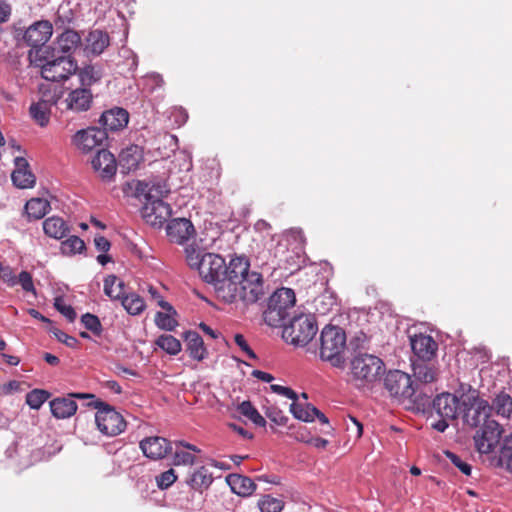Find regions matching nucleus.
<instances>
[{
    "label": "nucleus",
    "instance_id": "obj_1",
    "mask_svg": "<svg viewBox=\"0 0 512 512\" xmlns=\"http://www.w3.org/2000/svg\"><path fill=\"white\" fill-rule=\"evenodd\" d=\"M201 278L212 284L221 301L245 305L256 303L264 294L262 275L250 271V262L245 256L232 257L227 264L215 253H207L198 270Z\"/></svg>",
    "mask_w": 512,
    "mask_h": 512
},
{
    "label": "nucleus",
    "instance_id": "obj_2",
    "mask_svg": "<svg viewBox=\"0 0 512 512\" xmlns=\"http://www.w3.org/2000/svg\"><path fill=\"white\" fill-rule=\"evenodd\" d=\"M57 50L40 49L29 52V58L36 66L41 68L44 79L52 82L66 80L70 75L78 71L75 59L70 55H58Z\"/></svg>",
    "mask_w": 512,
    "mask_h": 512
},
{
    "label": "nucleus",
    "instance_id": "obj_3",
    "mask_svg": "<svg viewBox=\"0 0 512 512\" xmlns=\"http://www.w3.org/2000/svg\"><path fill=\"white\" fill-rule=\"evenodd\" d=\"M492 407L487 400L480 398L479 391L468 385L466 388L461 385L460 392V413L463 422L476 428L485 421L490 420Z\"/></svg>",
    "mask_w": 512,
    "mask_h": 512
},
{
    "label": "nucleus",
    "instance_id": "obj_4",
    "mask_svg": "<svg viewBox=\"0 0 512 512\" xmlns=\"http://www.w3.org/2000/svg\"><path fill=\"white\" fill-rule=\"evenodd\" d=\"M345 349V331L338 326L326 325L320 334L321 360L329 362L333 367L341 368L345 364Z\"/></svg>",
    "mask_w": 512,
    "mask_h": 512
},
{
    "label": "nucleus",
    "instance_id": "obj_5",
    "mask_svg": "<svg viewBox=\"0 0 512 512\" xmlns=\"http://www.w3.org/2000/svg\"><path fill=\"white\" fill-rule=\"evenodd\" d=\"M283 340L295 347H304L315 337L318 331L316 318L313 314H299L293 316L282 325Z\"/></svg>",
    "mask_w": 512,
    "mask_h": 512
},
{
    "label": "nucleus",
    "instance_id": "obj_6",
    "mask_svg": "<svg viewBox=\"0 0 512 512\" xmlns=\"http://www.w3.org/2000/svg\"><path fill=\"white\" fill-rule=\"evenodd\" d=\"M296 303L295 292L291 288L277 289L268 300L267 309L264 312V320L271 327H278L290 316V310Z\"/></svg>",
    "mask_w": 512,
    "mask_h": 512
},
{
    "label": "nucleus",
    "instance_id": "obj_7",
    "mask_svg": "<svg viewBox=\"0 0 512 512\" xmlns=\"http://www.w3.org/2000/svg\"><path fill=\"white\" fill-rule=\"evenodd\" d=\"M88 405L97 409L95 422L102 434L116 436L125 430L126 421L114 407L101 400L91 401Z\"/></svg>",
    "mask_w": 512,
    "mask_h": 512
},
{
    "label": "nucleus",
    "instance_id": "obj_8",
    "mask_svg": "<svg viewBox=\"0 0 512 512\" xmlns=\"http://www.w3.org/2000/svg\"><path fill=\"white\" fill-rule=\"evenodd\" d=\"M384 387L390 396L399 400L409 399L414 403H419L417 387L410 375L400 370H390L384 377Z\"/></svg>",
    "mask_w": 512,
    "mask_h": 512
},
{
    "label": "nucleus",
    "instance_id": "obj_9",
    "mask_svg": "<svg viewBox=\"0 0 512 512\" xmlns=\"http://www.w3.org/2000/svg\"><path fill=\"white\" fill-rule=\"evenodd\" d=\"M350 365L353 379L361 384L375 381L384 369V363L379 357L367 353L355 355Z\"/></svg>",
    "mask_w": 512,
    "mask_h": 512
},
{
    "label": "nucleus",
    "instance_id": "obj_10",
    "mask_svg": "<svg viewBox=\"0 0 512 512\" xmlns=\"http://www.w3.org/2000/svg\"><path fill=\"white\" fill-rule=\"evenodd\" d=\"M474 435L475 447L478 452L488 454L499 444L503 429L494 419L485 421Z\"/></svg>",
    "mask_w": 512,
    "mask_h": 512
},
{
    "label": "nucleus",
    "instance_id": "obj_11",
    "mask_svg": "<svg viewBox=\"0 0 512 512\" xmlns=\"http://www.w3.org/2000/svg\"><path fill=\"white\" fill-rule=\"evenodd\" d=\"M53 27L48 20H41L29 26L23 34V41L32 49L29 52H35L45 49L46 42L52 36Z\"/></svg>",
    "mask_w": 512,
    "mask_h": 512
},
{
    "label": "nucleus",
    "instance_id": "obj_12",
    "mask_svg": "<svg viewBox=\"0 0 512 512\" xmlns=\"http://www.w3.org/2000/svg\"><path fill=\"white\" fill-rule=\"evenodd\" d=\"M141 213L148 224L161 227L171 217L172 208L162 199L146 200Z\"/></svg>",
    "mask_w": 512,
    "mask_h": 512
},
{
    "label": "nucleus",
    "instance_id": "obj_13",
    "mask_svg": "<svg viewBox=\"0 0 512 512\" xmlns=\"http://www.w3.org/2000/svg\"><path fill=\"white\" fill-rule=\"evenodd\" d=\"M93 102V94L90 88L78 87L69 90L67 96L61 100L59 97V106H64L66 110L76 113L88 111Z\"/></svg>",
    "mask_w": 512,
    "mask_h": 512
},
{
    "label": "nucleus",
    "instance_id": "obj_14",
    "mask_svg": "<svg viewBox=\"0 0 512 512\" xmlns=\"http://www.w3.org/2000/svg\"><path fill=\"white\" fill-rule=\"evenodd\" d=\"M106 130L97 127H88L79 130L72 138L73 144L82 152L87 153L102 145L107 139Z\"/></svg>",
    "mask_w": 512,
    "mask_h": 512
},
{
    "label": "nucleus",
    "instance_id": "obj_15",
    "mask_svg": "<svg viewBox=\"0 0 512 512\" xmlns=\"http://www.w3.org/2000/svg\"><path fill=\"white\" fill-rule=\"evenodd\" d=\"M135 193L137 196H144L146 200H163L170 193V187L165 179L152 177L149 180L137 181Z\"/></svg>",
    "mask_w": 512,
    "mask_h": 512
},
{
    "label": "nucleus",
    "instance_id": "obj_16",
    "mask_svg": "<svg viewBox=\"0 0 512 512\" xmlns=\"http://www.w3.org/2000/svg\"><path fill=\"white\" fill-rule=\"evenodd\" d=\"M139 447L143 455L151 460H160L172 452V442L160 436L142 439Z\"/></svg>",
    "mask_w": 512,
    "mask_h": 512
},
{
    "label": "nucleus",
    "instance_id": "obj_17",
    "mask_svg": "<svg viewBox=\"0 0 512 512\" xmlns=\"http://www.w3.org/2000/svg\"><path fill=\"white\" fill-rule=\"evenodd\" d=\"M413 376L415 380L414 387H417V395L419 396L420 402L425 404V401L422 399V394L429 399L431 395H427L422 391V386L433 383L437 379V370L434 366L430 365L427 361H415L412 364Z\"/></svg>",
    "mask_w": 512,
    "mask_h": 512
},
{
    "label": "nucleus",
    "instance_id": "obj_18",
    "mask_svg": "<svg viewBox=\"0 0 512 512\" xmlns=\"http://www.w3.org/2000/svg\"><path fill=\"white\" fill-rule=\"evenodd\" d=\"M432 407L441 418L455 419L460 412V395L441 393L433 399Z\"/></svg>",
    "mask_w": 512,
    "mask_h": 512
},
{
    "label": "nucleus",
    "instance_id": "obj_19",
    "mask_svg": "<svg viewBox=\"0 0 512 512\" xmlns=\"http://www.w3.org/2000/svg\"><path fill=\"white\" fill-rule=\"evenodd\" d=\"M129 122V113L126 109L121 107H114L102 113L99 123L102 125V130L110 132H118L123 130Z\"/></svg>",
    "mask_w": 512,
    "mask_h": 512
},
{
    "label": "nucleus",
    "instance_id": "obj_20",
    "mask_svg": "<svg viewBox=\"0 0 512 512\" xmlns=\"http://www.w3.org/2000/svg\"><path fill=\"white\" fill-rule=\"evenodd\" d=\"M166 232L171 242L183 245L195 235V228L190 220L175 218L167 224Z\"/></svg>",
    "mask_w": 512,
    "mask_h": 512
},
{
    "label": "nucleus",
    "instance_id": "obj_21",
    "mask_svg": "<svg viewBox=\"0 0 512 512\" xmlns=\"http://www.w3.org/2000/svg\"><path fill=\"white\" fill-rule=\"evenodd\" d=\"M52 106H59V95L54 92L44 93L42 98L30 106V114L32 118L41 126L44 127L49 122L50 108Z\"/></svg>",
    "mask_w": 512,
    "mask_h": 512
},
{
    "label": "nucleus",
    "instance_id": "obj_22",
    "mask_svg": "<svg viewBox=\"0 0 512 512\" xmlns=\"http://www.w3.org/2000/svg\"><path fill=\"white\" fill-rule=\"evenodd\" d=\"M410 344L413 353L419 359L418 361L431 360L436 355L438 348L437 343L431 336L422 333L410 337Z\"/></svg>",
    "mask_w": 512,
    "mask_h": 512
},
{
    "label": "nucleus",
    "instance_id": "obj_23",
    "mask_svg": "<svg viewBox=\"0 0 512 512\" xmlns=\"http://www.w3.org/2000/svg\"><path fill=\"white\" fill-rule=\"evenodd\" d=\"M95 171L100 172L103 179H111L116 173V160L114 155L106 149L97 151L91 161Z\"/></svg>",
    "mask_w": 512,
    "mask_h": 512
},
{
    "label": "nucleus",
    "instance_id": "obj_24",
    "mask_svg": "<svg viewBox=\"0 0 512 512\" xmlns=\"http://www.w3.org/2000/svg\"><path fill=\"white\" fill-rule=\"evenodd\" d=\"M15 170L12 172L11 178L13 184L21 189L31 188L34 186L36 178L29 170V163L24 157H16Z\"/></svg>",
    "mask_w": 512,
    "mask_h": 512
},
{
    "label": "nucleus",
    "instance_id": "obj_25",
    "mask_svg": "<svg viewBox=\"0 0 512 512\" xmlns=\"http://www.w3.org/2000/svg\"><path fill=\"white\" fill-rule=\"evenodd\" d=\"M80 35L74 30H65L53 43V46H48L45 50H57L58 55H70L80 44Z\"/></svg>",
    "mask_w": 512,
    "mask_h": 512
},
{
    "label": "nucleus",
    "instance_id": "obj_26",
    "mask_svg": "<svg viewBox=\"0 0 512 512\" xmlns=\"http://www.w3.org/2000/svg\"><path fill=\"white\" fill-rule=\"evenodd\" d=\"M109 35L102 30H92L85 38V52L87 55L98 56L109 46Z\"/></svg>",
    "mask_w": 512,
    "mask_h": 512
},
{
    "label": "nucleus",
    "instance_id": "obj_27",
    "mask_svg": "<svg viewBox=\"0 0 512 512\" xmlns=\"http://www.w3.org/2000/svg\"><path fill=\"white\" fill-rule=\"evenodd\" d=\"M143 160V149L138 145H130L123 149L119 154L120 167L129 173L138 168Z\"/></svg>",
    "mask_w": 512,
    "mask_h": 512
},
{
    "label": "nucleus",
    "instance_id": "obj_28",
    "mask_svg": "<svg viewBox=\"0 0 512 512\" xmlns=\"http://www.w3.org/2000/svg\"><path fill=\"white\" fill-rule=\"evenodd\" d=\"M51 414L56 419H67L72 417L78 408L77 403L72 398L57 397L49 403Z\"/></svg>",
    "mask_w": 512,
    "mask_h": 512
},
{
    "label": "nucleus",
    "instance_id": "obj_29",
    "mask_svg": "<svg viewBox=\"0 0 512 512\" xmlns=\"http://www.w3.org/2000/svg\"><path fill=\"white\" fill-rule=\"evenodd\" d=\"M226 481L232 492L242 497L252 495L256 489V484L251 478L240 474H230Z\"/></svg>",
    "mask_w": 512,
    "mask_h": 512
},
{
    "label": "nucleus",
    "instance_id": "obj_30",
    "mask_svg": "<svg viewBox=\"0 0 512 512\" xmlns=\"http://www.w3.org/2000/svg\"><path fill=\"white\" fill-rule=\"evenodd\" d=\"M187 352L189 356L197 361H202L206 355V348L202 337L195 331H186L184 333Z\"/></svg>",
    "mask_w": 512,
    "mask_h": 512
},
{
    "label": "nucleus",
    "instance_id": "obj_31",
    "mask_svg": "<svg viewBox=\"0 0 512 512\" xmlns=\"http://www.w3.org/2000/svg\"><path fill=\"white\" fill-rule=\"evenodd\" d=\"M186 482L192 489L202 492L210 487L213 476L208 468L201 466L193 471Z\"/></svg>",
    "mask_w": 512,
    "mask_h": 512
},
{
    "label": "nucleus",
    "instance_id": "obj_32",
    "mask_svg": "<svg viewBox=\"0 0 512 512\" xmlns=\"http://www.w3.org/2000/svg\"><path fill=\"white\" fill-rule=\"evenodd\" d=\"M45 234L54 239H62L69 232L66 222L60 217H49L43 222Z\"/></svg>",
    "mask_w": 512,
    "mask_h": 512
},
{
    "label": "nucleus",
    "instance_id": "obj_33",
    "mask_svg": "<svg viewBox=\"0 0 512 512\" xmlns=\"http://www.w3.org/2000/svg\"><path fill=\"white\" fill-rule=\"evenodd\" d=\"M50 209V203L46 199L32 198L25 205V212L30 220L43 218Z\"/></svg>",
    "mask_w": 512,
    "mask_h": 512
},
{
    "label": "nucleus",
    "instance_id": "obj_34",
    "mask_svg": "<svg viewBox=\"0 0 512 512\" xmlns=\"http://www.w3.org/2000/svg\"><path fill=\"white\" fill-rule=\"evenodd\" d=\"M102 76V68L97 65H85L78 71V77L82 87L90 88L93 84L100 81Z\"/></svg>",
    "mask_w": 512,
    "mask_h": 512
},
{
    "label": "nucleus",
    "instance_id": "obj_35",
    "mask_svg": "<svg viewBox=\"0 0 512 512\" xmlns=\"http://www.w3.org/2000/svg\"><path fill=\"white\" fill-rule=\"evenodd\" d=\"M125 284L115 275H108L104 279V293L111 299L121 300L124 296Z\"/></svg>",
    "mask_w": 512,
    "mask_h": 512
},
{
    "label": "nucleus",
    "instance_id": "obj_36",
    "mask_svg": "<svg viewBox=\"0 0 512 512\" xmlns=\"http://www.w3.org/2000/svg\"><path fill=\"white\" fill-rule=\"evenodd\" d=\"M290 412L298 420L303 422H313L315 420V415L318 413V409L311 404L303 406L294 401L290 405Z\"/></svg>",
    "mask_w": 512,
    "mask_h": 512
},
{
    "label": "nucleus",
    "instance_id": "obj_37",
    "mask_svg": "<svg viewBox=\"0 0 512 512\" xmlns=\"http://www.w3.org/2000/svg\"><path fill=\"white\" fill-rule=\"evenodd\" d=\"M490 407L495 410L497 415L509 418L512 413V397L505 392H500L494 398Z\"/></svg>",
    "mask_w": 512,
    "mask_h": 512
},
{
    "label": "nucleus",
    "instance_id": "obj_38",
    "mask_svg": "<svg viewBox=\"0 0 512 512\" xmlns=\"http://www.w3.org/2000/svg\"><path fill=\"white\" fill-rule=\"evenodd\" d=\"M206 252L204 249L199 247L196 244H190L185 248V257L187 264L194 269L199 270L202 266V260L206 257Z\"/></svg>",
    "mask_w": 512,
    "mask_h": 512
},
{
    "label": "nucleus",
    "instance_id": "obj_39",
    "mask_svg": "<svg viewBox=\"0 0 512 512\" xmlns=\"http://www.w3.org/2000/svg\"><path fill=\"white\" fill-rule=\"evenodd\" d=\"M121 304L130 315H139L145 309L144 299L136 293L123 296Z\"/></svg>",
    "mask_w": 512,
    "mask_h": 512
},
{
    "label": "nucleus",
    "instance_id": "obj_40",
    "mask_svg": "<svg viewBox=\"0 0 512 512\" xmlns=\"http://www.w3.org/2000/svg\"><path fill=\"white\" fill-rule=\"evenodd\" d=\"M156 344L159 348L164 350L166 353L170 355H177L181 351V342L170 334L160 335Z\"/></svg>",
    "mask_w": 512,
    "mask_h": 512
},
{
    "label": "nucleus",
    "instance_id": "obj_41",
    "mask_svg": "<svg viewBox=\"0 0 512 512\" xmlns=\"http://www.w3.org/2000/svg\"><path fill=\"white\" fill-rule=\"evenodd\" d=\"M238 411L255 425L264 427L266 425L265 418L257 411L250 401H243L238 406Z\"/></svg>",
    "mask_w": 512,
    "mask_h": 512
},
{
    "label": "nucleus",
    "instance_id": "obj_42",
    "mask_svg": "<svg viewBox=\"0 0 512 512\" xmlns=\"http://www.w3.org/2000/svg\"><path fill=\"white\" fill-rule=\"evenodd\" d=\"M51 393L44 389H33L26 394V404L34 410H39L41 406L50 398Z\"/></svg>",
    "mask_w": 512,
    "mask_h": 512
},
{
    "label": "nucleus",
    "instance_id": "obj_43",
    "mask_svg": "<svg viewBox=\"0 0 512 512\" xmlns=\"http://www.w3.org/2000/svg\"><path fill=\"white\" fill-rule=\"evenodd\" d=\"M85 249V242L78 236H71L61 243V250L66 255L82 253Z\"/></svg>",
    "mask_w": 512,
    "mask_h": 512
},
{
    "label": "nucleus",
    "instance_id": "obj_44",
    "mask_svg": "<svg viewBox=\"0 0 512 512\" xmlns=\"http://www.w3.org/2000/svg\"><path fill=\"white\" fill-rule=\"evenodd\" d=\"M81 323L95 336H101L103 332V326L98 316L91 313H85L81 316Z\"/></svg>",
    "mask_w": 512,
    "mask_h": 512
},
{
    "label": "nucleus",
    "instance_id": "obj_45",
    "mask_svg": "<svg viewBox=\"0 0 512 512\" xmlns=\"http://www.w3.org/2000/svg\"><path fill=\"white\" fill-rule=\"evenodd\" d=\"M258 507L261 512H281L283 509V501L266 495L258 501Z\"/></svg>",
    "mask_w": 512,
    "mask_h": 512
},
{
    "label": "nucleus",
    "instance_id": "obj_46",
    "mask_svg": "<svg viewBox=\"0 0 512 512\" xmlns=\"http://www.w3.org/2000/svg\"><path fill=\"white\" fill-rule=\"evenodd\" d=\"M499 463L503 467H512V433L504 438L500 449Z\"/></svg>",
    "mask_w": 512,
    "mask_h": 512
},
{
    "label": "nucleus",
    "instance_id": "obj_47",
    "mask_svg": "<svg viewBox=\"0 0 512 512\" xmlns=\"http://www.w3.org/2000/svg\"><path fill=\"white\" fill-rule=\"evenodd\" d=\"M176 312H157L155 315V324L163 330L172 331L177 326V321L173 318Z\"/></svg>",
    "mask_w": 512,
    "mask_h": 512
},
{
    "label": "nucleus",
    "instance_id": "obj_48",
    "mask_svg": "<svg viewBox=\"0 0 512 512\" xmlns=\"http://www.w3.org/2000/svg\"><path fill=\"white\" fill-rule=\"evenodd\" d=\"M55 308L69 321L74 322L77 313L71 305H67L62 297H56L54 301Z\"/></svg>",
    "mask_w": 512,
    "mask_h": 512
},
{
    "label": "nucleus",
    "instance_id": "obj_49",
    "mask_svg": "<svg viewBox=\"0 0 512 512\" xmlns=\"http://www.w3.org/2000/svg\"><path fill=\"white\" fill-rule=\"evenodd\" d=\"M445 455L451 461V463L455 467H457L463 474H465L466 476L471 475V465L467 463L465 460H463L460 456L451 451H445Z\"/></svg>",
    "mask_w": 512,
    "mask_h": 512
},
{
    "label": "nucleus",
    "instance_id": "obj_50",
    "mask_svg": "<svg viewBox=\"0 0 512 512\" xmlns=\"http://www.w3.org/2000/svg\"><path fill=\"white\" fill-rule=\"evenodd\" d=\"M176 480L177 476L172 468L156 476L157 486L161 490L169 488Z\"/></svg>",
    "mask_w": 512,
    "mask_h": 512
},
{
    "label": "nucleus",
    "instance_id": "obj_51",
    "mask_svg": "<svg viewBox=\"0 0 512 512\" xmlns=\"http://www.w3.org/2000/svg\"><path fill=\"white\" fill-rule=\"evenodd\" d=\"M17 284H20L25 292H31L36 295V289L34 287L33 278L31 273L28 271H21L17 276Z\"/></svg>",
    "mask_w": 512,
    "mask_h": 512
},
{
    "label": "nucleus",
    "instance_id": "obj_52",
    "mask_svg": "<svg viewBox=\"0 0 512 512\" xmlns=\"http://www.w3.org/2000/svg\"><path fill=\"white\" fill-rule=\"evenodd\" d=\"M265 414L272 422L280 426L286 425L288 421V417L276 407L268 408Z\"/></svg>",
    "mask_w": 512,
    "mask_h": 512
},
{
    "label": "nucleus",
    "instance_id": "obj_53",
    "mask_svg": "<svg viewBox=\"0 0 512 512\" xmlns=\"http://www.w3.org/2000/svg\"><path fill=\"white\" fill-rule=\"evenodd\" d=\"M148 292L151 296V299L154 300L158 306H160L167 312L175 313V309L173 308V306L169 302L164 300V298L161 296V294L155 287L150 286Z\"/></svg>",
    "mask_w": 512,
    "mask_h": 512
},
{
    "label": "nucleus",
    "instance_id": "obj_54",
    "mask_svg": "<svg viewBox=\"0 0 512 512\" xmlns=\"http://www.w3.org/2000/svg\"><path fill=\"white\" fill-rule=\"evenodd\" d=\"M194 462L195 456L193 454L176 449L173 458V463L175 465H193Z\"/></svg>",
    "mask_w": 512,
    "mask_h": 512
},
{
    "label": "nucleus",
    "instance_id": "obj_55",
    "mask_svg": "<svg viewBox=\"0 0 512 512\" xmlns=\"http://www.w3.org/2000/svg\"><path fill=\"white\" fill-rule=\"evenodd\" d=\"M270 389L272 390V392L282 395L288 399H291L293 402L297 401L298 399L297 393L289 387H285L278 384H271Z\"/></svg>",
    "mask_w": 512,
    "mask_h": 512
},
{
    "label": "nucleus",
    "instance_id": "obj_56",
    "mask_svg": "<svg viewBox=\"0 0 512 512\" xmlns=\"http://www.w3.org/2000/svg\"><path fill=\"white\" fill-rule=\"evenodd\" d=\"M50 331L55 335L58 341L64 343L68 347H75L78 343V340L75 337L69 336L58 328H52Z\"/></svg>",
    "mask_w": 512,
    "mask_h": 512
},
{
    "label": "nucleus",
    "instance_id": "obj_57",
    "mask_svg": "<svg viewBox=\"0 0 512 512\" xmlns=\"http://www.w3.org/2000/svg\"><path fill=\"white\" fill-rule=\"evenodd\" d=\"M234 341L239 346V348L250 358V359H256L257 356L255 352L250 348L248 345L245 337L242 334H236L234 336Z\"/></svg>",
    "mask_w": 512,
    "mask_h": 512
},
{
    "label": "nucleus",
    "instance_id": "obj_58",
    "mask_svg": "<svg viewBox=\"0 0 512 512\" xmlns=\"http://www.w3.org/2000/svg\"><path fill=\"white\" fill-rule=\"evenodd\" d=\"M0 278L11 287L17 284V276L14 275L13 270L9 266L1 264Z\"/></svg>",
    "mask_w": 512,
    "mask_h": 512
},
{
    "label": "nucleus",
    "instance_id": "obj_59",
    "mask_svg": "<svg viewBox=\"0 0 512 512\" xmlns=\"http://www.w3.org/2000/svg\"><path fill=\"white\" fill-rule=\"evenodd\" d=\"M121 55L127 59L128 71L134 72L138 66V57L129 49H122Z\"/></svg>",
    "mask_w": 512,
    "mask_h": 512
},
{
    "label": "nucleus",
    "instance_id": "obj_60",
    "mask_svg": "<svg viewBox=\"0 0 512 512\" xmlns=\"http://www.w3.org/2000/svg\"><path fill=\"white\" fill-rule=\"evenodd\" d=\"M94 245L98 251L103 253L108 252L111 248L110 241L106 237L101 235H98L94 238Z\"/></svg>",
    "mask_w": 512,
    "mask_h": 512
},
{
    "label": "nucleus",
    "instance_id": "obj_61",
    "mask_svg": "<svg viewBox=\"0 0 512 512\" xmlns=\"http://www.w3.org/2000/svg\"><path fill=\"white\" fill-rule=\"evenodd\" d=\"M19 390H20V382H18L16 380H11V381L3 384L1 387V392L5 395L12 394Z\"/></svg>",
    "mask_w": 512,
    "mask_h": 512
},
{
    "label": "nucleus",
    "instance_id": "obj_62",
    "mask_svg": "<svg viewBox=\"0 0 512 512\" xmlns=\"http://www.w3.org/2000/svg\"><path fill=\"white\" fill-rule=\"evenodd\" d=\"M251 375L266 383H271L274 380V376L272 374L261 370H253Z\"/></svg>",
    "mask_w": 512,
    "mask_h": 512
},
{
    "label": "nucleus",
    "instance_id": "obj_63",
    "mask_svg": "<svg viewBox=\"0 0 512 512\" xmlns=\"http://www.w3.org/2000/svg\"><path fill=\"white\" fill-rule=\"evenodd\" d=\"M305 442L319 449H324L329 443L328 440L321 437H311Z\"/></svg>",
    "mask_w": 512,
    "mask_h": 512
},
{
    "label": "nucleus",
    "instance_id": "obj_64",
    "mask_svg": "<svg viewBox=\"0 0 512 512\" xmlns=\"http://www.w3.org/2000/svg\"><path fill=\"white\" fill-rule=\"evenodd\" d=\"M11 14V7L4 1L0 0V23L5 22Z\"/></svg>",
    "mask_w": 512,
    "mask_h": 512
}]
</instances>
